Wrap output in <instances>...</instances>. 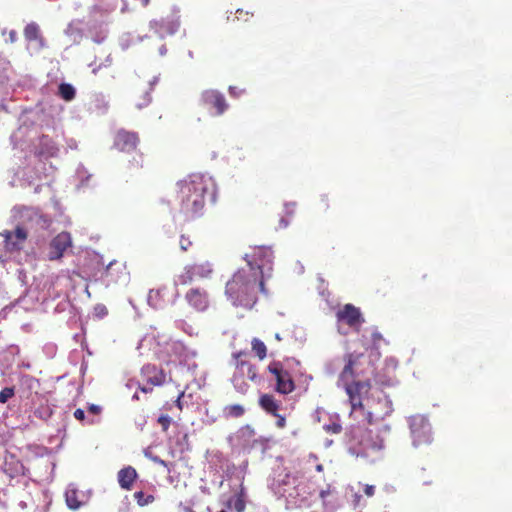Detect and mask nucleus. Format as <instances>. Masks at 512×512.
Here are the masks:
<instances>
[{"mask_svg":"<svg viewBox=\"0 0 512 512\" xmlns=\"http://www.w3.org/2000/svg\"><path fill=\"white\" fill-rule=\"evenodd\" d=\"M258 291L266 293L265 284L258 272L251 268L237 270L225 287V294L232 304L246 309L254 306Z\"/></svg>","mask_w":512,"mask_h":512,"instance_id":"obj_1","label":"nucleus"},{"mask_svg":"<svg viewBox=\"0 0 512 512\" xmlns=\"http://www.w3.org/2000/svg\"><path fill=\"white\" fill-rule=\"evenodd\" d=\"M341 382L344 384L351 406V417L354 416L356 418L357 414H360L363 421L367 424H373L375 420L382 419L392 412V402L386 395H384L383 403H379L382 406L380 409L375 407L365 410L363 399L371 390L372 386L370 380H346Z\"/></svg>","mask_w":512,"mask_h":512,"instance_id":"obj_2","label":"nucleus"},{"mask_svg":"<svg viewBox=\"0 0 512 512\" xmlns=\"http://www.w3.org/2000/svg\"><path fill=\"white\" fill-rule=\"evenodd\" d=\"M179 212L185 220L201 217L205 210L208 182L199 175L190 176L177 183Z\"/></svg>","mask_w":512,"mask_h":512,"instance_id":"obj_3","label":"nucleus"},{"mask_svg":"<svg viewBox=\"0 0 512 512\" xmlns=\"http://www.w3.org/2000/svg\"><path fill=\"white\" fill-rule=\"evenodd\" d=\"M38 135V128L34 125L29 114L25 112L19 117V127L11 135V142L15 148L19 147L22 150L31 151Z\"/></svg>","mask_w":512,"mask_h":512,"instance_id":"obj_4","label":"nucleus"},{"mask_svg":"<svg viewBox=\"0 0 512 512\" xmlns=\"http://www.w3.org/2000/svg\"><path fill=\"white\" fill-rule=\"evenodd\" d=\"M247 267L257 271L263 281L269 278L272 272L273 251L268 247H255L252 252L245 255Z\"/></svg>","mask_w":512,"mask_h":512,"instance_id":"obj_5","label":"nucleus"},{"mask_svg":"<svg viewBox=\"0 0 512 512\" xmlns=\"http://www.w3.org/2000/svg\"><path fill=\"white\" fill-rule=\"evenodd\" d=\"M345 365L339 375L340 381L356 380L372 370L371 362L363 353L352 352L345 356Z\"/></svg>","mask_w":512,"mask_h":512,"instance_id":"obj_6","label":"nucleus"},{"mask_svg":"<svg viewBox=\"0 0 512 512\" xmlns=\"http://www.w3.org/2000/svg\"><path fill=\"white\" fill-rule=\"evenodd\" d=\"M244 355H246L245 352H238L234 354L236 359V371L232 378L235 389L242 394H245L249 388L248 383L245 381V377L250 381H255L257 379L256 367L250 362L242 360L241 357Z\"/></svg>","mask_w":512,"mask_h":512,"instance_id":"obj_7","label":"nucleus"},{"mask_svg":"<svg viewBox=\"0 0 512 512\" xmlns=\"http://www.w3.org/2000/svg\"><path fill=\"white\" fill-rule=\"evenodd\" d=\"M268 371L274 376L276 381V392L287 395L295 390V383L291 374L284 369L282 362L272 361L268 367Z\"/></svg>","mask_w":512,"mask_h":512,"instance_id":"obj_8","label":"nucleus"},{"mask_svg":"<svg viewBox=\"0 0 512 512\" xmlns=\"http://www.w3.org/2000/svg\"><path fill=\"white\" fill-rule=\"evenodd\" d=\"M201 105L208 109H214V115H222L229 107L224 95L215 89H207L201 93L200 96Z\"/></svg>","mask_w":512,"mask_h":512,"instance_id":"obj_9","label":"nucleus"},{"mask_svg":"<svg viewBox=\"0 0 512 512\" xmlns=\"http://www.w3.org/2000/svg\"><path fill=\"white\" fill-rule=\"evenodd\" d=\"M184 298L187 304L197 312H205L211 304L208 291L199 286L188 289Z\"/></svg>","mask_w":512,"mask_h":512,"instance_id":"obj_10","label":"nucleus"},{"mask_svg":"<svg viewBox=\"0 0 512 512\" xmlns=\"http://www.w3.org/2000/svg\"><path fill=\"white\" fill-rule=\"evenodd\" d=\"M27 42V50L31 55L38 54L46 45L39 25L36 22L28 23L23 31Z\"/></svg>","mask_w":512,"mask_h":512,"instance_id":"obj_11","label":"nucleus"},{"mask_svg":"<svg viewBox=\"0 0 512 512\" xmlns=\"http://www.w3.org/2000/svg\"><path fill=\"white\" fill-rule=\"evenodd\" d=\"M140 142L139 135L136 132L119 129L113 139V147L123 153H130L136 150Z\"/></svg>","mask_w":512,"mask_h":512,"instance_id":"obj_12","label":"nucleus"},{"mask_svg":"<svg viewBox=\"0 0 512 512\" xmlns=\"http://www.w3.org/2000/svg\"><path fill=\"white\" fill-rule=\"evenodd\" d=\"M410 429L413 445L415 447L426 445L431 442V427L422 417L413 418L410 424Z\"/></svg>","mask_w":512,"mask_h":512,"instance_id":"obj_13","label":"nucleus"},{"mask_svg":"<svg viewBox=\"0 0 512 512\" xmlns=\"http://www.w3.org/2000/svg\"><path fill=\"white\" fill-rule=\"evenodd\" d=\"M338 322L347 324L351 328L358 329L364 322V318L359 308L353 304H345L336 313Z\"/></svg>","mask_w":512,"mask_h":512,"instance_id":"obj_14","label":"nucleus"},{"mask_svg":"<svg viewBox=\"0 0 512 512\" xmlns=\"http://www.w3.org/2000/svg\"><path fill=\"white\" fill-rule=\"evenodd\" d=\"M0 235L4 237L6 250L13 252L21 249L27 238V231L24 227L18 225L15 231L4 230Z\"/></svg>","mask_w":512,"mask_h":512,"instance_id":"obj_15","label":"nucleus"},{"mask_svg":"<svg viewBox=\"0 0 512 512\" xmlns=\"http://www.w3.org/2000/svg\"><path fill=\"white\" fill-rule=\"evenodd\" d=\"M2 470L11 479L20 476L28 477L29 473V470L22 464V462L12 454L5 457Z\"/></svg>","mask_w":512,"mask_h":512,"instance_id":"obj_16","label":"nucleus"},{"mask_svg":"<svg viewBox=\"0 0 512 512\" xmlns=\"http://www.w3.org/2000/svg\"><path fill=\"white\" fill-rule=\"evenodd\" d=\"M141 374L145 381L151 386H161L165 383L166 380L164 371L152 364L143 366Z\"/></svg>","mask_w":512,"mask_h":512,"instance_id":"obj_17","label":"nucleus"},{"mask_svg":"<svg viewBox=\"0 0 512 512\" xmlns=\"http://www.w3.org/2000/svg\"><path fill=\"white\" fill-rule=\"evenodd\" d=\"M35 142L36 143L33 144V148L30 151L33 152L35 155L41 157H50L53 156L57 151L53 141L47 136L40 137L38 135Z\"/></svg>","mask_w":512,"mask_h":512,"instance_id":"obj_18","label":"nucleus"},{"mask_svg":"<svg viewBox=\"0 0 512 512\" xmlns=\"http://www.w3.org/2000/svg\"><path fill=\"white\" fill-rule=\"evenodd\" d=\"M147 300L151 307L155 309L163 308L168 302V289L166 287L151 289Z\"/></svg>","mask_w":512,"mask_h":512,"instance_id":"obj_19","label":"nucleus"},{"mask_svg":"<svg viewBox=\"0 0 512 512\" xmlns=\"http://www.w3.org/2000/svg\"><path fill=\"white\" fill-rule=\"evenodd\" d=\"M137 476L138 474L134 467H124L117 474L118 483L122 489L129 491L131 490Z\"/></svg>","mask_w":512,"mask_h":512,"instance_id":"obj_20","label":"nucleus"},{"mask_svg":"<svg viewBox=\"0 0 512 512\" xmlns=\"http://www.w3.org/2000/svg\"><path fill=\"white\" fill-rule=\"evenodd\" d=\"M105 277L108 283H116L125 276V267L118 261H111L105 269Z\"/></svg>","mask_w":512,"mask_h":512,"instance_id":"obj_21","label":"nucleus"},{"mask_svg":"<svg viewBox=\"0 0 512 512\" xmlns=\"http://www.w3.org/2000/svg\"><path fill=\"white\" fill-rule=\"evenodd\" d=\"M87 502V496L83 491L70 488L66 491V504L70 509H78Z\"/></svg>","mask_w":512,"mask_h":512,"instance_id":"obj_22","label":"nucleus"},{"mask_svg":"<svg viewBox=\"0 0 512 512\" xmlns=\"http://www.w3.org/2000/svg\"><path fill=\"white\" fill-rule=\"evenodd\" d=\"M64 254V236L58 234L49 244L47 257L49 260H58Z\"/></svg>","mask_w":512,"mask_h":512,"instance_id":"obj_23","label":"nucleus"},{"mask_svg":"<svg viewBox=\"0 0 512 512\" xmlns=\"http://www.w3.org/2000/svg\"><path fill=\"white\" fill-rule=\"evenodd\" d=\"M196 280L208 279L213 274L212 264L208 261L189 265Z\"/></svg>","mask_w":512,"mask_h":512,"instance_id":"obj_24","label":"nucleus"},{"mask_svg":"<svg viewBox=\"0 0 512 512\" xmlns=\"http://www.w3.org/2000/svg\"><path fill=\"white\" fill-rule=\"evenodd\" d=\"M260 407L268 414L276 415L280 408V402L271 394H262L259 398Z\"/></svg>","mask_w":512,"mask_h":512,"instance_id":"obj_25","label":"nucleus"},{"mask_svg":"<svg viewBox=\"0 0 512 512\" xmlns=\"http://www.w3.org/2000/svg\"><path fill=\"white\" fill-rule=\"evenodd\" d=\"M145 167V157L143 153H135L127 163V170L131 174L139 172Z\"/></svg>","mask_w":512,"mask_h":512,"instance_id":"obj_26","label":"nucleus"},{"mask_svg":"<svg viewBox=\"0 0 512 512\" xmlns=\"http://www.w3.org/2000/svg\"><path fill=\"white\" fill-rule=\"evenodd\" d=\"M194 281H196L194 275L192 274V271L189 267V265L185 266L183 271L176 277L174 284L176 286H188L192 284Z\"/></svg>","mask_w":512,"mask_h":512,"instance_id":"obj_27","label":"nucleus"},{"mask_svg":"<svg viewBox=\"0 0 512 512\" xmlns=\"http://www.w3.org/2000/svg\"><path fill=\"white\" fill-rule=\"evenodd\" d=\"M224 417L229 418H240L245 414L244 406L240 404L227 405L223 409Z\"/></svg>","mask_w":512,"mask_h":512,"instance_id":"obj_28","label":"nucleus"},{"mask_svg":"<svg viewBox=\"0 0 512 512\" xmlns=\"http://www.w3.org/2000/svg\"><path fill=\"white\" fill-rule=\"evenodd\" d=\"M161 26L165 27L169 34L175 33L180 27V18L178 15H172L171 19H162Z\"/></svg>","mask_w":512,"mask_h":512,"instance_id":"obj_29","label":"nucleus"},{"mask_svg":"<svg viewBox=\"0 0 512 512\" xmlns=\"http://www.w3.org/2000/svg\"><path fill=\"white\" fill-rule=\"evenodd\" d=\"M252 350L260 360L267 356V348L263 341L258 338H253L251 342Z\"/></svg>","mask_w":512,"mask_h":512,"instance_id":"obj_30","label":"nucleus"},{"mask_svg":"<svg viewBox=\"0 0 512 512\" xmlns=\"http://www.w3.org/2000/svg\"><path fill=\"white\" fill-rule=\"evenodd\" d=\"M244 498V490L241 488V491L233 499L230 500V503L233 505L237 512H243L245 510L246 504Z\"/></svg>","mask_w":512,"mask_h":512,"instance_id":"obj_31","label":"nucleus"},{"mask_svg":"<svg viewBox=\"0 0 512 512\" xmlns=\"http://www.w3.org/2000/svg\"><path fill=\"white\" fill-rule=\"evenodd\" d=\"M133 497L137 504L141 507L149 505L154 502L155 497L153 495H145L143 491H137L133 494Z\"/></svg>","mask_w":512,"mask_h":512,"instance_id":"obj_32","label":"nucleus"},{"mask_svg":"<svg viewBox=\"0 0 512 512\" xmlns=\"http://www.w3.org/2000/svg\"><path fill=\"white\" fill-rule=\"evenodd\" d=\"M20 217L22 219V222L25 223L26 220H39L41 216L33 209L31 208H23L20 211Z\"/></svg>","mask_w":512,"mask_h":512,"instance_id":"obj_33","label":"nucleus"},{"mask_svg":"<svg viewBox=\"0 0 512 512\" xmlns=\"http://www.w3.org/2000/svg\"><path fill=\"white\" fill-rule=\"evenodd\" d=\"M102 10L110 12L116 9L119 0H97Z\"/></svg>","mask_w":512,"mask_h":512,"instance_id":"obj_34","label":"nucleus"},{"mask_svg":"<svg viewBox=\"0 0 512 512\" xmlns=\"http://www.w3.org/2000/svg\"><path fill=\"white\" fill-rule=\"evenodd\" d=\"M361 443L367 449L370 448V449L376 450V449H381L383 447V440L378 438V437H377V439L375 441H369V440L363 438L361 440Z\"/></svg>","mask_w":512,"mask_h":512,"instance_id":"obj_35","label":"nucleus"},{"mask_svg":"<svg viewBox=\"0 0 512 512\" xmlns=\"http://www.w3.org/2000/svg\"><path fill=\"white\" fill-rule=\"evenodd\" d=\"M15 394L13 387H5L0 392V403H6L10 398H12Z\"/></svg>","mask_w":512,"mask_h":512,"instance_id":"obj_36","label":"nucleus"},{"mask_svg":"<svg viewBox=\"0 0 512 512\" xmlns=\"http://www.w3.org/2000/svg\"><path fill=\"white\" fill-rule=\"evenodd\" d=\"M66 33L70 36H73L74 43H78L83 37L82 31L79 29H74L73 24L69 25L68 29L66 30Z\"/></svg>","mask_w":512,"mask_h":512,"instance_id":"obj_37","label":"nucleus"},{"mask_svg":"<svg viewBox=\"0 0 512 512\" xmlns=\"http://www.w3.org/2000/svg\"><path fill=\"white\" fill-rule=\"evenodd\" d=\"M158 423L161 425L162 430L166 432L171 425V418L168 415H161L158 418Z\"/></svg>","mask_w":512,"mask_h":512,"instance_id":"obj_38","label":"nucleus"},{"mask_svg":"<svg viewBox=\"0 0 512 512\" xmlns=\"http://www.w3.org/2000/svg\"><path fill=\"white\" fill-rule=\"evenodd\" d=\"M94 314L98 317V318H103L104 316H106L108 314V310L106 308L105 305L103 304H98L94 307Z\"/></svg>","mask_w":512,"mask_h":512,"instance_id":"obj_39","label":"nucleus"},{"mask_svg":"<svg viewBox=\"0 0 512 512\" xmlns=\"http://www.w3.org/2000/svg\"><path fill=\"white\" fill-rule=\"evenodd\" d=\"M179 244H180L181 250L187 251L192 246V241L188 237H185L184 235H182L180 237Z\"/></svg>","mask_w":512,"mask_h":512,"instance_id":"obj_40","label":"nucleus"},{"mask_svg":"<svg viewBox=\"0 0 512 512\" xmlns=\"http://www.w3.org/2000/svg\"><path fill=\"white\" fill-rule=\"evenodd\" d=\"M22 384H26L30 389H34L38 386V381L30 376L22 378Z\"/></svg>","mask_w":512,"mask_h":512,"instance_id":"obj_41","label":"nucleus"},{"mask_svg":"<svg viewBox=\"0 0 512 512\" xmlns=\"http://www.w3.org/2000/svg\"><path fill=\"white\" fill-rule=\"evenodd\" d=\"M75 88L71 85L66 83V101H71L75 97Z\"/></svg>","mask_w":512,"mask_h":512,"instance_id":"obj_42","label":"nucleus"},{"mask_svg":"<svg viewBox=\"0 0 512 512\" xmlns=\"http://www.w3.org/2000/svg\"><path fill=\"white\" fill-rule=\"evenodd\" d=\"M276 417V427L279 429H283L286 426V418L283 415H280L279 413H276V415H273Z\"/></svg>","mask_w":512,"mask_h":512,"instance_id":"obj_43","label":"nucleus"},{"mask_svg":"<svg viewBox=\"0 0 512 512\" xmlns=\"http://www.w3.org/2000/svg\"><path fill=\"white\" fill-rule=\"evenodd\" d=\"M245 92L244 89H239L238 87L236 86H230L229 87V94L232 96V97H239L240 95H242L243 93Z\"/></svg>","mask_w":512,"mask_h":512,"instance_id":"obj_44","label":"nucleus"},{"mask_svg":"<svg viewBox=\"0 0 512 512\" xmlns=\"http://www.w3.org/2000/svg\"><path fill=\"white\" fill-rule=\"evenodd\" d=\"M18 39V34L16 30H10L8 32V38L5 39L6 43H15Z\"/></svg>","mask_w":512,"mask_h":512,"instance_id":"obj_45","label":"nucleus"},{"mask_svg":"<svg viewBox=\"0 0 512 512\" xmlns=\"http://www.w3.org/2000/svg\"><path fill=\"white\" fill-rule=\"evenodd\" d=\"M331 493H332V491L330 489V486H328L327 489L320 491L319 496L322 499L324 506L327 505V500L326 499H327V496H329Z\"/></svg>","mask_w":512,"mask_h":512,"instance_id":"obj_46","label":"nucleus"},{"mask_svg":"<svg viewBox=\"0 0 512 512\" xmlns=\"http://www.w3.org/2000/svg\"><path fill=\"white\" fill-rule=\"evenodd\" d=\"M78 177L81 179L80 185H86L85 181H88L91 175L87 174L85 170H79L78 171Z\"/></svg>","mask_w":512,"mask_h":512,"instance_id":"obj_47","label":"nucleus"},{"mask_svg":"<svg viewBox=\"0 0 512 512\" xmlns=\"http://www.w3.org/2000/svg\"><path fill=\"white\" fill-rule=\"evenodd\" d=\"M383 340L384 338L379 331L376 330L372 333V342L374 345H378Z\"/></svg>","mask_w":512,"mask_h":512,"instance_id":"obj_48","label":"nucleus"},{"mask_svg":"<svg viewBox=\"0 0 512 512\" xmlns=\"http://www.w3.org/2000/svg\"><path fill=\"white\" fill-rule=\"evenodd\" d=\"M364 493L367 497H372L375 493V486L366 484L364 487Z\"/></svg>","mask_w":512,"mask_h":512,"instance_id":"obj_49","label":"nucleus"},{"mask_svg":"<svg viewBox=\"0 0 512 512\" xmlns=\"http://www.w3.org/2000/svg\"><path fill=\"white\" fill-rule=\"evenodd\" d=\"M88 411L94 415H98L101 413L102 411V408L98 405H95V404H91L89 405L88 407Z\"/></svg>","mask_w":512,"mask_h":512,"instance_id":"obj_50","label":"nucleus"},{"mask_svg":"<svg viewBox=\"0 0 512 512\" xmlns=\"http://www.w3.org/2000/svg\"><path fill=\"white\" fill-rule=\"evenodd\" d=\"M44 350L48 355L53 356L55 354L56 347L52 344H48L44 347Z\"/></svg>","mask_w":512,"mask_h":512,"instance_id":"obj_51","label":"nucleus"},{"mask_svg":"<svg viewBox=\"0 0 512 512\" xmlns=\"http://www.w3.org/2000/svg\"><path fill=\"white\" fill-rule=\"evenodd\" d=\"M74 417L77 419V420H84L85 418V413L82 409H77L75 412H74Z\"/></svg>","mask_w":512,"mask_h":512,"instance_id":"obj_52","label":"nucleus"},{"mask_svg":"<svg viewBox=\"0 0 512 512\" xmlns=\"http://www.w3.org/2000/svg\"><path fill=\"white\" fill-rule=\"evenodd\" d=\"M183 396H184V392H181V393L178 395L177 399L175 400V405H176V407H177L179 410H182V409H183V404H182V401H181V399H182V397H183Z\"/></svg>","mask_w":512,"mask_h":512,"instance_id":"obj_53","label":"nucleus"},{"mask_svg":"<svg viewBox=\"0 0 512 512\" xmlns=\"http://www.w3.org/2000/svg\"><path fill=\"white\" fill-rule=\"evenodd\" d=\"M152 460L154 463L162 465L164 467H167V465H168L166 461L162 460L161 458H159L157 456L153 457Z\"/></svg>","mask_w":512,"mask_h":512,"instance_id":"obj_54","label":"nucleus"},{"mask_svg":"<svg viewBox=\"0 0 512 512\" xmlns=\"http://www.w3.org/2000/svg\"><path fill=\"white\" fill-rule=\"evenodd\" d=\"M58 95L64 99V82H61L58 85Z\"/></svg>","mask_w":512,"mask_h":512,"instance_id":"obj_55","label":"nucleus"},{"mask_svg":"<svg viewBox=\"0 0 512 512\" xmlns=\"http://www.w3.org/2000/svg\"><path fill=\"white\" fill-rule=\"evenodd\" d=\"M376 383H380L382 386H391L393 384V380L390 378L384 381L376 380Z\"/></svg>","mask_w":512,"mask_h":512,"instance_id":"obj_56","label":"nucleus"},{"mask_svg":"<svg viewBox=\"0 0 512 512\" xmlns=\"http://www.w3.org/2000/svg\"><path fill=\"white\" fill-rule=\"evenodd\" d=\"M65 245H66V250L71 247V238H70V235L68 233H66V242H65Z\"/></svg>","mask_w":512,"mask_h":512,"instance_id":"obj_57","label":"nucleus"},{"mask_svg":"<svg viewBox=\"0 0 512 512\" xmlns=\"http://www.w3.org/2000/svg\"><path fill=\"white\" fill-rule=\"evenodd\" d=\"M140 389H141V391H142V392H144V393H148V392H151V391H152V387L147 388V387L143 386V387H141Z\"/></svg>","mask_w":512,"mask_h":512,"instance_id":"obj_58","label":"nucleus"},{"mask_svg":"<svg viewBox=\"0 0 512 512\" xmlns=\"http://www.w3.org/2000/svg\"><path fill=\"white\" fill-rule=\"evenodd\" d=\"M236 13L239 15L238 18H240V16L244 14V11L242 9H238ZM245 15H248V12H245Z\"/></svg>","mask_w":512,"mask_h":512,"instance_id":"obj_59","label":"nucleus"},{"mask_svg":"<svg viewBox=\"0 0 512 512\" xmlns=\"http://www.w3.org/2000/svg\"><path fill=\"white\" fill-rule=\"evenodd\" d=\"M143 6H147L150 0H139Z\"/></svg>","mask_w":512,"mask_h":512,"instance_id":"obj_60","label":"nucleus"},{"mask_svg":"<svg viewBox=\"0 0 512 512\" xmlns=\"http://www.w3.org/2000/svg\"><path fill=\"white\" fill-rule=\"evenodd\" d=\"M333 432H335V433L340 432V426L339 425L335 426L333 429Z\"/></svg>","mask_w":512,"mask_h":512,"instance_id":"obj_61","label":"nucleus"},{"mask_svg":"<svg viewBox=\"0 0 512 512\" xmlns=\"http://www.w3.org/2000/svg\"><path fill=\"white\" fill-rule=\"evenodd\" d=\"M321 202H323V203H324V205H325V207H326V208H328V206H329V205H328V203H327V199H326V198H322V199H321Z\"/></svg>","mask_w":512,"mask_h":512,"instance_id":"obj_62","label":"nucleus"},{"mask_svg":"<svg viewBox=\"0 0 512 512\" xmlns=\"http://www.w3.org/2000/svg\"><path fill=\"white\" fill-rule=\"evenodd\" d=\"M146 96H147V98H146V100H145V102H144L143 104H147L148 102H150V96H149V94H148V93H146Z\"/></svg>","mask_w":512,"mask_h":512,"instance_id":"obj_63","label":"nucleus"},{"mask_svg":"<svg viewBox=\"0 0 512 512\" xmlns=\"http://www.w3.org/2000/svg\"><path fill=\"white\" fill-rule=\"evenodd\" d=\"M185 512H194L191 508L187 507L185 508Z\"/></svg>","mask_w":512,"mask_h":512,"instance_id":"obj_64","label":"nucleus"}]
</instances>
